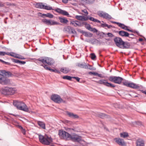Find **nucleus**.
Listing matches in <instances>:
<instances>
[{
  "label": "nucleus",
  "mask_w": 146,
  "mask_h": 146,
  "mask_svg": "<svg viewBox=\"0 0 146 146\" xmlns=\"http://www.w3.org/2000/svg\"><path fill=\"white\" fill-rule=\"evenodd\" d=\"M66 113L68 116L71 118L76 119L78 118L79 117L77 115L74 114L73 113L70 112L68 111H67Z\"/></svg>",
  "instance_id": "obj_18"
},
{
  "label": "nucleus",
  "mask_w": 146,
  "mask_h": 146,
  "mask_svg": "<svg viewBox=\"0 0 146 146\" xmlns=\"http://www.w3.org/2000/svg\"><path fill=\"white\" fill-rule=\"evenodd\" d=\"M38 125L42 129H45V125L44 123L43 122L38 121Z\"/></svg>",
  "instance_id": "obj_30"
},
{
  "label": "nucleus",
  "mask_w": 146,
  "mask_h": 146,
  "mask_svg": "<svg viewBox=\"0 0 146 146\" xmlns=\"http://www.w3.org/2000/svg\"><path fill=\"white\" fill-rule=\"evenodd\" d=\"M82 34L83 35H84L86 37H92L93 36L92 34L83 31H82Z\"/></svg>",
  "instance_id": "obj_25"
},
{
  "label": "nucleus",
  "mask_w": 146,
  "mask_h": 146,
  "mask_svg": "<svg viewBox=\"0 0 146 146\" xmlns=\"http://www.w3.org/2000/svg\"><path fill=\"white\" fill-rule=\"evenodd\" d=\"M36 60L42 62L44 64H46V57L44 58L42 57H41L37 59Z\"/></svg>",
  "instance_id": "obj_32"
},
{
  "label": "nucleus",
  "mask_w": 146,
  "mask_h": 146,
  "mask_svg": "<svg viewBox=\"0 0 146 146\" xmlns=\"http://www.w3.org/2000/svg\"><path fill=\"white\" fill-rule=\"evenodd\" d=\"M88 19L90 20L91 21H94V22H96L97 23H101V21L96 19H95L93 17H88Z\"/></svg>",
  "instance_id": "obj_28"
},
{
  "label": "nucleus",
  "mask_w": 146,
  "mask_h": 146,
  "mask_svg": "<svg viewBox=\"0 0 146 146\" xmlns=\"http://www.w3.org/2000/svg\"><path fill=\"white\" fill-rule=\"evenodd\" d=\"M15 92V88L6 87L3 89L2 93L5 95H12Z\"/></svg>",
  "instance_id": "obj_4"
},
{
  "label": "nucleus",
  "mask_w": 146,
  "mask_h": 146,
  "mask_svg": "<svg viewBox=\"0 0 146 146\" xmlns=\"http://www.w3.org/2000/svg\"><path fill=\"white\" fill-rule=\"evenodd\" d=\"M49 70L52 72H54L55 73H57L58 74H60L61 73L59 70H58L56 69H54L51 68L50 69H49Z\"/></svg>",
  "instance_id": "obj_37"
},
{
  "label": "nucleus",
  "mask_w": 146,
  "mask_h": 146,
  "mask_svg": "<svg viewBox=\"0 0 146 146\" xmlns=\"http://www.w3.org/2000/svg\"><path fill=\"white\" fill-rule=\"evenodd\" d=\"M81 137L79 136L76 135H71L70 139L72 141L78 143L82 141Z\"/></svg>",
  "instance_id": "obj_12"
},
{
  "label": "nucleus",
  "mask_w": 146,
  "mask_h": 146,
  "mask_svg": "<svg viewBox=\"0 0 146 146\" xmlns=\"http://www.w3.org/2000/svg\"><path fill=\"white\" fill-rule=\"evenodd\" d=\"M88 17L82 16V21H86L88 20Z\"/></svg>",
  "instance_id": "obj_53"
},
{
  "label": "nucleus",
  "mask_w": 146,
  "mask_h": 146,
  "mask_svg": "<svg viewBox=\"0 0 146 146\" xmlns=\"http://www.w3.org/2000/svg\"><path fill=\"white\" fill-rule=\"evenodd\" d=\"M113 40L116 45L120 48L123 42L121 38L119 37H115Z\"/></svg>",
  "instance_id": "obj_10"
},
{
  "label": "nucleus",
  "mask_w": 146,
  "mask_h": 146,
  "mask_svg": "<svg viewBox=\"0 0 146 146\" xmlns=\"http://www.w3.org/2000/svg\"><path fill=\"white\" fill-rule=\"evenodd\" d=\"M130 47V44L127 41H124L122 43V46H121V48L123 49L129 48Z\"/></svg>",
  "instance_id": "obj_14"
},
{
  "label": "nucleus",
  "mask_w": 146,
  "mask_h": 146,
  "mask_svg": "<svg viewBox=\"0 0 146 146\" xmlns=\"http://www.w3.org/2000/svg\"><path fill=\"white\" fill-rule=\"evenodd\" d=\"M144 142L141 139H139L136 141V146H144Z\"/></svg>",
  "instance_id": "obj_20"
},
{
  "label": "nucleus",
  "mask_w": 146,
  "mask_h": 146,
  "mask_svg": "<svg viewBox=\"0 0 146 146\" xmlns=\"http://www.w3.org/2000/svg\"><path fill=\"white\" fill-rule=\"evenodd\" d=\"M15 57L24 60L25 59V58L23 56L16 54Z\"/></svg>",
  "instance_id": "obj_36"
},
{
  "label": "nucleus",
  "mask_w": 146,
  "mask_h": 146,
  "mask_svg": "<svg viewBox=\"0 0 146 146\" xmlns=\"http://www.w3.org/2000/svg\"><path fill=\"white\" fill-rule=\"evenodd\" d=\"M82 11L84 13H86V15H88V11H87L86 10L84 9V10H83Z\"/></svg>",
  "instance_id": "obj_62"
},
{
  "label": "nucleus",
  "mask_w": 146,
  "mask_h": 146,
  "mask_svg": "<svg viewBox=\"0 0 146 146\" xmlns=\"http://www.w3.org/2000/svg\"><path fill=\"white\" fill-rule=\"evenodd\" d=\"M39 14H42V15L41 16V17H43V18H44V17H43L44 16H45V17H47V13L46 14H42L40 13H39Z\"/></svg>",
  "instance_id": "obj_59"
},
{
  "label": "nucleus",
  "mask_w": 146,
  "mask_h": 146,
  "mask_svg": "<svg viewBox=\"0 0 146 146\" xmlns=\"http://www.w3.org/2000/svg\"><path fill=\"white\" fill-rule=\"evenodd\" d=\"M106 86L108 87H110L111 88H114L115 87V86L111 83L108 82L107 83Z\"/></svg>",
  "instance_id": "obj_38"
},
{
  "label": "nucleus",
  "mask_w": 146,
  "mask_h": 146,
  "mask_svg": "<svg viewBox=\"0 0 146 146\" xmlns=\"http://www.w3.org/2000/svg\"><path fill=\"white\" fill-rule=\"evenodd\" d=\"M86 28L88 30H89L90 31L91 29H92V27H91L90 25L89 24H88L87 25L85 26Z\"/></svg>",
  "instance_id": "obj_48"
},
{
  "label": "nucleus",
  "mask_w": 146,
  "mask_h": 146,
  "mask_svg": "<svg viewBox=\"0 0 146 146\" xmlns=\"http://www.w3.org/2000/svg\"><path fill=\"white\" fill-rule=\"evenodd\" d=\"M20 128L21 129H22V133H23V134L24 135H25V129H23V127L21 126L20 127Z\"/></svg>",
  "instance_id": "obj_56"
},
{
  "label": "nucleus",
  "mask_w": 146,
  "mask_h": 146,
  "mask_svg": "<svg viewBox=\"0 0 146 146\" xmlns=\"http://www.w3.org/2000/svg\"><path fill=\"white\" fill-rule=\"evenodd\" d=\"M61 14L65 16H68L69 15L68 13L67 12L63 10H62Z\"/></svg>",
  "instance_id": "obj_44"
},
{
  "label": "nucleus",
  "mask_w": 146,
  "mask_h": 146,
  "mask_svg": "<svg viewBox=\"0 0 146 146\" xmlns=\"http://www.w3.org/2000/svg\"><path fill=\"white\" fill-rule=\"evenodd\" d=\"M0 72L2 74L8 77L11 76L13 75V74L10 72L6 71L5 70H0Z\"/></svg>",
  "instance_id": "obj_16"
},
{
  "label": "nucleus",
  "mask_w": 146,
  "mask_h": 146,
  "mask_svg": "<svg viewBox=\"0 0 146 146\" xmlns=\"http://www.w3.org/2000/svg\"><path fill=\"white\" fill-rule=\"evenodd\" d=\"M82 16L76 15L75 16V18L78 20L82 21Z\"/></svg>",
  "instance_id": "obj_49"
},
{
  "label": "nucleus",
  "mask_w": 146,
  "mask_h": 146,
  "mask_svg": "<svg viewBox=\"0 0 146 146\" xmlns=\"http://www.w3.org/2000/svg\"><path fill=\"white\" fill-rule=\"evenodd\" d=\"M114 140L116 143L120 145L124 146L126 145L123 139L119 138H116L114 139Z\"/></svg>",
  "instance_id": "obj_13"
},
{
  "label": "nucleus",
  "mask_w": 146,
  "mask_h": 146,
  "mask_svg": "<svg viewBox=\"0 0 146 146\" xmlns=\"http://www.w3.org/2000/svg\"><path fill=\"white\" fill-rule=\"evenodd\" d=\"M98 73L97 72H93V75H95V76H98Z\"/></svg>",
  "instance_id": "obj_64"
},
{
  "label": "nucleus",
  "mask_w": 146,
  "mask_h": 146,
  "mask_svg": "<svg viewBox=\"0 0 146 146\" xmlns=\"http://www.w3.org/2000/svg\"><path fill=\"white\" fill-rule=\"evenodd\" d=\"M72 78H75L78 82H79L80 78L78 77H72Z\"/></svg>",
  "instance_id": "obj_57"
},
{
  "label": "nucleus",
  "mask_w": 146,
  "mask_h": 146,
  "mask_svg": "<svg viewBox=\"0 0 146 146\" xmlns=\"http://www.w3.org/2000/svg\"><path fill=\"white\" fill-rule=\"evenodd\" d=\"M98 15L100 17H103L106 19H111V16L108 13L104 12L102 11H99L98 12Z\"/></svg>",
  "instance_id": "obj_9"
},
{
  "label": "nucleus",
  "mask_w": 146,
  "mask_h": 146,
  "mask_svg": "<svg viewBox=\"0 0 146 146\" xmlns=\"http://www.w3.org/2000/svg\"><path fill=\"white\" fill-rule=\"evenodd\" d=\"M42 22L48 25H58L60 23L54 21H51L50 20H48L46 19H42Z\"/></svg>",
  "instance_id": "obj_7"
},
{
  "label": "nucleus",
  "mask_w": 146,
  "mask_h": 146,
  "mask_svg": "<svg viewBox=\"0 0 146 146\" xmlns=\"http://www.w3.org/2000/svg\"><path fill=\"white\" fill-rule=\"evenodd\" d=\"M101 26L103 27H107L108 26V25L106 24H101Z\"/></svg>",
  "instance_id": "obj_58"
},
{
  "label": "nucleus",
  "mask_w": 146,
  "mask_h": 146,
  "mask_svg": "<svg viewBox=\"0 0 146 146\" xmlns=\"http://www.w3.org/2000/svg\"><path fill=\"white\" fill-rule=\"evenodd\" d=\"M5 52L0 51V56H4L5 55Z\"/></svg>",
  "instance_id": "obj_60"
},
{
  "label": "nucleus",
  "mask_w": 146,
  "mask_h": 146,
  "mask_svg": "<svg viewBox=\"0 0 146 146\" xmlns=\"http://www.w3.org/2000/svg\"><path fill=\"white\" fill-rule=\"evenodd\" d=\"M60 71L64 74L68 73L70 71L69 68L66 67H62L60 69Z\"/></svg>",
  "instance_id": "obj_23"
},
{
  "label": "nucleus",
  "mask_w": 146,
  "mask_h": 146,
  "mask_svg": "<svg viewBox=\"0 0 146 146\" xmlns=\"http://www.w3.org/2000/svg\"><path fill=\"white\" fill-rule=\"evenodd\" d=\"M90 31L93 32L94 33H97L98 32V30L95 28H92L91 29Z\"/></svg>",
  "instance_id": "obj_52"
},
{
  "label": "nucleus",
  "mask_w": 146,
  "mask_h": 146,
  "mask_svg": "<svg viewBox=\"0 0 146 146\" xmlns=\"http://www.w3.org/2000/svg\"><path fill=\"white\" fill-rule=\"evenodd\" d=\"M4 6V5L2 2H0V7H3Z\"/></svg>",
  "instance_id": "obj_63"
},
{
  "label": "nucleus",
  "mask_w": 146,
  "mask_h": 146,
  "mask_svg": "<svg viewBox=\"0 0 146 146\" xmlns=\"http://www.w3.org/2000/svg\"><path fill=\"white\" fill-rule=\"evenodd\" d=\"M118 34L119 35L123 37H131V36H129V34L128 33L123 31H119L118 32Z\"/></svg>",
  "instance_id": "obj_15"
},
{
  "label": "nucleus",
  "mask_w": 146,
  "mask_h": 146,
  "mask_svg": "<svg viewBox=\"0 0 146 146\" xmlns=\"http://www.w3.org/2000/svg\"><path fill=\"white\" fill-rule=\"evenodd\" d=\"M51 99L55 102L58 104H60L62 102H65V101H63L60 96L57 94L52 95L51 96Z\"/></svg>",
  "instance_id": "obj_6"
},
{
  "label": "nucleus",
  "mask_w": 146,
  "mask_h": 146,
  "mask_svg": "<svg viewBox=\"0 0 146 146\" xmlns=\"http://www.w3.org/2000/svg\"><path fill=\"white\" fill-rule=\"evenodd\" d=\"M35 7L36 8L43 9L44 8V5L42 3H37L35 5Z\"/></svg>",
  "instance_id": "obj_24"
},
{
  "label": "nucleus",
  "mask_w": 146,
  "mask_h": 146,
  "mask_svg": "<svg viewBox=\"0 0 146 146\" xmlns=\"http://www.w3.org/2000/svg\"><path fill=\"white\" fill-rule=\"evenodd\" d=\"M85 69L92 70H96L95 68L93 67L92 66L90 65L89 64H86Z\"/></svg>",
  "instance_id": "obj_27"
},
{
  "label": "nucleus",
  "mask_w": 146,
  "mask_h": 146,
  "mask_svg": "<svg viewBox=\"0 0 146 146\" xmlns=\"http://www.w3.org/2000/svg\"><path fill=\"white\" fill-rule=\"evenodd\" d=\"M39 64L41 66H44V67L45 68V69L49 70V69H50L51 68L50 67H48V66L47 65H45V64L44 66H43L42 64H41V63H39Z\"/></svg>",
  "instance_id": "obj_39"
},
{
  "label": "nucleus",
  "mask_w": 146,
  "mask_h": 146,
  "mask_svg": "<svg viewBox=\"0 0 146 146\" xmlns=\"http://www.w3.org/2000/svg\"><path fill=\"white\" fill-rule=\"evenodd\" d=\"M128 87L133 89H138L140 88L138 85L132 82H129Z\"/></svg>",
  "instance_id": "obj_19"
},
{
  "label": "nucleus",
  "mask_w": 146,
  "mask_h": 146,
  "mask_svg": "<svg viewBox=\"0 0 146 146\" xmlns=\"http://www.w3.org/2000/svg\"><path fill=\"white\" fill-rule=\"evenodd\" d=\"M0 83L3 85H8L10 84L9 79L7 78L3 74H0Z\"/></svg>",
  "instance_id": "obj_8"
},
{
  "label": "nucleus",
  "mask_w": 146,
  "mask_h": 146,
  "mask_svg": "<svg viewBox=\"0 0 146 146\" xmlns=\"http://www.w3.org/2000/svg\"><path fill=\"white\" fill-rule=\"evenodd\" d=\"M46 64H48V65H51L53 64V61L52 59L51 58L46 57Z\"/></svg>",
  "instance_id": "obj_22"
},
{
  "label": "nucleus",
  "mask_w": 146,
  "mask_h": 146,
  "mask_svg": "<svg viewBox=\"0 0 146 146\" xmlns=\"http://www.w3.org/2000/svg\"><path fill=\"white\" fill-rule=\"evenodd\" d=\"M108 79L111 82L119 84H120L123 80V79L120 77L114 76H110Z\"/></svg>",
  "instance_id": "obj_5"
},
{
  "label": "nucleus",
  "mask_w": 146,
  "mask_h": 146,
  "mask_svg": "<svg viewBox=\"0 0 146 146\" xmlns=\"http://www.w3.org/2000/svg\"><path fill=\"white\" fill-rule=\"evenodd\" d=\"M58 135L61 139L66 140H70L71 135L66 131L60 130L58 131Z\"/></svg>",
  "instance_id": "obj_3"
},
{
  "label": "nucleus",
  "mask_w": 146,
  "mask_h": 146,
  "mask_svg": "<svg viewBox=\"0 0 146 146\" xmlns=\"http://www.w3.org/2000/svg\"><path fill=\"white\" fill-rule=\"evenodd\" d=\"M44 8H43V9H45L46 10H53V9H52V7H50V6H49L47 5H44Z\"/></svg>",
  "instance_id": "obj_42"
},
{
  "label": "nucleus",
  "mask_w": 146,
  "mask_h": 146,
  "mask_svg": "<svg viewBox=\"0 0 146 146\" xmlns=\"http://www.w3.org/2000/svg\"><path fill=\"white\" fill-rule=\"evenodd\" d=\"M26 63V62L25 61H21L20 60L19 64H24Z\"/></svg>",
  "instance_id": "obj_61"
},
{
  "label": "nucleus",
  "mask_w": 146,
  "mask_h": 146,
  "mask_svg": "<svg viewBox=\"0 0 146 146\" xmlns=\"http://www.w3.org/2000/svg\"><path fill=\"white\" fill-rule=\"evenodd\" d=\"M72 77L67 75L64 76L62 77V78L64 79L70 81H72Z\"/></svg>",
  "instance_id": "obj_34"
},
{
  "label": "nucleus",
  "mask_w": 146,
  "mask_h": 146,
  "mask_svg": "<svg viewBox=\"0 0 146 146\" xmlns=\"http://www.w3.org/2000/svg\"><path fill=\"white\" fill-rule=\"evenodd\" d=\"M118 26L120 28L123 29L125 30H126V28H128V27L125 26L124 24L119 23Z\"/></svg>",
  "instance_id": "obj_35"
},
{
  "label": "nucleus",
  "mask_w": 146,
  "mask_h": 146,
  "mask_svg": "<svg viewBox=\"0 0 146 146\" xmlns=\"http://www.w3.org/2000/svg\"><path fill=\"white\" fill-rule=\"evenodd\" d=\"M58 19L60 23L64 24H66L68 22L67 19L64 17H59Z\"/></svg>",
  "instance_id": "obj_21"
},
{
  "label": "nucleus",
  "mask_w": 146,
  "mask_h": 146,
  "mask_svg": "<svg viewBox=\"0 0 146 146\" xmlns=\"http://www.w3.org/2000/svg\"><path fill=\"white\" fill-rule=\"evenodd\" d=\"M53 17L54 15L50 13H47V17H48L50 18H52Z\"/></svg>",
  "instance_id": "obj_46"
},
{
  "label": "nucleus",
  "mask_w": 146,
  "mask_h": 146,
  "mask_svg": "<svg viewBox=\"0 0 146 146\" xmlns=\"http://www.w3.org/2000/svg\"><path fill=\"white\" fill-rule=\"evenodd\" d=\"M16 54L15 53L13 52H10V54H9V56H13V57H15Z\"/></svg>",
  "instance_id": "obj_55"
},
{
  "label": "nucleus",
  "mask_w": 146,
  "mask_h": 146,
  "mask_svg": "<svg viewBox=\"0 0 146 146\" xmlns=\"http://www.w3.org/2000/svg\"><path fill=\"white\" fill-rule=\"evenodd\" d=\"M129 82L127 81H125L123 82V85L128 87L129 85Z\"/></svg>",
  "instance_id": "obj_43"
},
{
  "label": "nucleus",
  "mask_w": 146,
  "mask_h": 146,
  "mask_svg": "<svg viewBox=\"0 0 146 146\" xmlns=\"http://www.w3.org/2000/svg\"><path fill=\"white\" fill-rule=\"evenodd\" d=\"M125 30L128 31L129 32H131L133 33H136L137 35H138V34L139 33V32L138 31H133L132 30H130V29H128L127 28H126Z\"/></svg>",
  "instance_id": "obj_40"
},
{
  "label": "nucleus",
  "mask_w": 146,
  "mask_h": 146,
  "mask_svg": "<svg viewBox=\"0 0 146 146\" xmlns=\"http://www.w3.org/2000/svg\"><path fill=\"white\" fill-rule=\"evenodd\" d=\"M97 83L100 84H103L104 85L106 86L107 82L105 80H100L96 82Z\"/></svg>",
  "instance_id": "obj_29"
},
{
  "label": "nucleus",
  "mask_w": 146,
  "mask_h": 146,
  "mask_svg": "<svg viewBox=\"0 0 146 146\" xmlns=\"http://www.w3.org/2000/svg\"><path fill=\"white\" fill-rule=\"evenodd\" d=\"M64 30L66 32H67L68 33L70 34H74L75 35L77 34V32L73 27L68 26L67 27H64Z\"/></svg>",
  "instance_id": "obj_11"
},
{
  "label": "nucleus",
  "mask_w": 146,
  "mask_h": 146,
  "mask_svg": "<svg viewBox=\"0 0 146 146\" xmlns=\"http://www.w3.org/2000/svg\"><path fill=\"white\" fill-rule=\"evenodd\" d=\"M91 58L93 60H94L96 57V56L95 54L94 53H92L90 54Z\"/></svg>",
  "instance_id": "obj_41"
},
{
  "label": "nucleus",
  "mask_w": 146,
  "mask_h": 146,
  "mask_svg": "<svg viewBox=\"0 0 146 146\" xmlns=\"http://www.w3.org/2000/svg\"><path fill=\"white\" fill-rule=\"evenodd\" d=\"M108 37H112L114 36L111 33H108L107 34Z\"/></svg>",
  "instance_id": "obj_54"
},
{
  "label": "nucleus",
  "mask_w": 146,
  "mask_h": 146,
  "mask_svg": "<svg viewBox=\"0 0 146 146\" xmlns=\"http://www.w3.org/2000/svg\"><path fill=\"white\" fill-rule=\"evenodd\" d=\"M86 64L85 63H77L76 64V66L78 67L81 68H84L85 69Z\"/></svg>",
  "instance_id": "obj_31"
},
{
  "label": "nucleus",
  "mask_w": 146,
  "mask_h": 146,
  "mask_svg": "<svg viewBox=\"0 0 146 146\" xmlns=\"http://www.w3.org/2000/svg\"><path fill=\"white\" fill-rule=\"evenodd\" d=\"M96 117L103 119L104 117H106V115L104 113H97L96 114Z\"/></svg>",
  "instance_id": "obj_26"
},
{
  "label": "nucleus",
  "mask_w": 146,
  "mask_h": 146,
  "mask_svg": "<svg viewBox=\"0 0 146 146\" xmlns=\"http://www.w3.org/2000/svg\"><path fill=\"white\" fill-rule=\"evenodd\" d=\"M120 137L123 138H127L129 136L128 134L127 133L123 132L120 133Z\"/></svg>",
  "instance_id": "obj_33"
},
{
  "label": "nucleus",
  "mask_w": 146,
  "mask_h": 146,
  "mask_svg": "<svg viewBox=\"0 0 146 146\" xmlns=\"http://www.w3.org/2000/svg\"><path fill=\"white\" fill-rule=\"evenodd\" d=\"M13 104L18 109L20 110L29 113L30 112L26 104L22 101L17 100H14Z\"/></svg>",
  "instance_id": "obj_2"
},
{
  "label": "nucleus",
  "mask_w": 146,
  "mask_h": 146,
  "mask_svg": "<svg viewBox=\"0 0 146 146\" xmlns=\"http://www.w3.org/2000/svg\"><path fill=\"white\" fill-rule=\"evenodd\" d=\"M38 135L39 141L42 144L46 145L54 146L52 144L53 139L51 137H48L46 135H45L44 136L41 134H38Z\"/></svg>",
  "instance_id": "obj_1"
},
{
  "label": "nucleus",
  "mask_w": 146,
  "mask_h": 146,
  "mask_svg": "<svg viewBox=\"0 0 146 146\" xmlns=\"http://www.w3.org/2000/svg\"><path fill=\"white\" fill-rule=\"evenodd\" d=\"M11 60H12V61L14 62H15V63H19L20 60H18L15 59H14V58H12V59Z\"/></svg>",
  "instance_id": "obj_51"
},
{
  "label": "nucleus",
  "mask_w": 146,
  "mask_h": 146,
  "mask_svg": "<svg viewBox=\"0 0 146 146\" xmlns=\"http://www.w3.org/2000/svg\"><path fill=\"white\" fill-rule=\"evenodd\" d=\"M62 10L59 9L57 8L55 10V11H56L58 13H59L61 14L62 12Z\"/></svg>",
  "instance_id": "obj_47"
},
{
  "label": "nucleus",
  "mask_w": 146,
  "mask_h": 146,
  "mask_svg": "<svg viewBox=\"0 0 146 146\" xmlns=\"http://www.w3.org/2000/svg\"><path fill=\"white\" fill-rule=\"evenodd\" d=\"M0 62H1L2 63H3V64H6V65H11L10 63L5 62L2 59L1 60Z\"/></svg>",
  "instance_id": "obj_45"
},
{
  "label": "nucleus",
  "mask_w": 146,
  "mask_h": 146,
  "mask_svg": "<svg viewBox=\"0 0 146 146\" xmlns=\"http://www.w3.org/2000/svg\"><path fill=\"white\" fill-rule=\"evenodd\" d=\"M11 60H12V61L14 62H15V63H19L20 60H18L15 59H14V58H12V59Z\"/></svg>",
  "instance_id": "obj_50"
},
{
  "label": "nucleus",
  "mask_w": 146,
  "mask_h": 146,
  "mask_svg": "<svg viewBox=\"0 0 146 146\" xmlns=\"http://www.w3.org/2000/svg\"><path fill=\"white\" fill-rule=\"evenodd\" d=\"M70 25H73L75 27L77 26L80 27L82 26L81 23L78 21H70Z\"/></svg>",
  "instance_id": "obj_17"
}]
</instances>
